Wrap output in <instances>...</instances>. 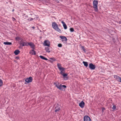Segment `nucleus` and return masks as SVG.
<instances>
[{"label":"nucleus","instance_id":"nucleus-1","mask_svg":"<svg viewBox=\"0 0 121 121\" xmlns=\"http://www.w3.org/2000/svg\"><path fill=\"white\" fill-rule=\"evenodd\" d=\"M52 26L53 28L56 31L59 32L60 33H61V31L59 28L58 25L56 23L54 22L52 23Z\"/></svg>","mask_w":121,"mask_h":121},{"label":"nucleus","instance_id":"nucleus-2","mask_svg":"<svg viewBox=\"0 0 121 121\" xmlns=\"http://www.w3.org/2000/svg\"><path fill=\"white\" fill-rule=\"evenodd\" d=\"M98 1L97 0H94L93 2V8L95 12H98V9L97 5Z\"/></svg>","mask_w":121,"mask_h":121},{"label":"nucleus","instance_id":"nucleus-3","mask_svg":"<svg viewBox=\"0 0 121 121\" xmlns=\"http://www.w3.org/2000/svg\"><path fill=\"white\" fill-rule=\"evenodd\" d=\"M54 84L56 87L60 90H63V88H62V87L65 88H66V86L65 85H62L61 84L59 85L57 84L56 83H54Z\"/></svg>","mask_w":121,"mask_h":121},{"label":"nucleus","instance_id":"nucleus-4","mask_svg":"<svg viewBox=\"0 0 121 121\" xmlns=\"http://www.w3.org/2000/svg\"><path fill=\"white\" fill-rule=\"evenodd\" d=\"M55 112H58L60 109V106L58 104H57L56 105V107L55 108Z\"/></svg>","mask_w":121,"mask_h":121},{"label":"nucleus","instance_id":"nucleus-5","mask_svg":"<svg viewBox=\"0 0 121 121\" xmlns=\"http://www.w3.org/2000/svg\"><path fill=\"white\" fill-rule=\"evenodd\" d=\"M32 80V78L31 77H30L29 78H27L25 79V81L27 83H29L31 82Z\"/></svg>","mask_w":121,"mask_h":121},{"label":"nucleus","instance_id":"nucleus-6","mask_svg":"<svg viewBox=\"0 0 121 121\" xmlns=\"http://www.w3.org/2000/svg\"><path fill=\"white\" fill-rule=\"evenodd\" d=\"M89 67L91 70H94L95 68V65L92 63H90L89 64Z\"/></svg>","mask_w":121,"mask_h":121},{"label":"nucleus","instance_id":"nucleus-7","mask_svg":"<svg viewBox=\"0 0 121 121\" xmlns=\"http://www.w3.org/2000/svg\"><path fill=\"white\" fill-rule=\"evenodd\" d=\"M84 121H91L90 118L87 116H85L84 117Z\"/></svg>","mask_w":121,"mask_h":121},{"label":"nucleus","instance_id":"nucleus-8","mask_svg":"<svg viewBox=\"0 0 121 121\" xmlns=\"http://www.w3.org/2000/svg\"><path fill=\"white\" fill-rule=\"evenodd\" d=\"M43 45L45 46H50V42L48 40H45L44 42Z\"/></svg>","mask_w":121,"mask_h":121},{"label":"nucleus","instance_id":"nucleus-9","mask_svg":"<svg viewBox=\"0 0 121 121\" xmlns=\"http://www.w3.org/2000/svg\"><path fill=\"white\" fill-rule=\"evenodd\" d=\"M29 45L32 49H35V45L32 42L28 43V46Z\"/></svg>","mask_w":121,"mask_h":121},{"label":"nucleus","instance_id":"nucleus-10","mask_svg":"<svg viewBox=\"0 0 121 121\" xmlns=\"http://www.w3.org/2000/svg\"><path fill=\"white\" fill-rule=\"evenodd\" d=\"M47 47H46L45 48V50L46 52H50L51 51V47L50 46H47Z\"/></svg>","mask_w":121,"mask_h":121},{"label":"nucleus","instance_id":"nucleus-11","mask_svg":"<svg viewBox=\"0 0 121 121\" xmlns=\"http://www.w3.org/2000/svg\"><path fill=\"white\" fill-rule=\"evenodd\" d=\"M114 78H116L119 82H121V78L117 75H114Z\"/></svg>","mask_w":121,"mask_h":121},{"label":"nucleus","instance_id":"nucleus-12","mask_svg":"<svg viewBox=\"0 0 121 121\" xmlns=\"http://www.w3.org/2000/svg\"><path fill=\"white\" fill-rule=\"evenodd\" d=\"M79 105L81 108H83L85 105L84 102L83 101H82L81 103L79 104Z\"/></svg>","mask_w":121,"mask_h":121},{"label":"nucleus","instance_id":"nucleus-13","mask_svg":"<svg viewBox=\"0 0 121 121\" xmlns=\"http://www.w3.org/2000/svg\"><path fill=\"white\" fill-rule=\"evenodd\" d=\"M57 65L58 67V69L60 70H64L65 69L62 67H61V65L60 64H57Z\"/></svg>","mask_w":121,"mask_h":121},{"label":"nucleus","instance_id":"nucleus-14","mask_svg":"<svg viewBox=\"0 0 121 121\" xmlns=\"http://www.w3.org/2000/svg\"><path fill=\"white\" fill-rule=\"evenodd\" d=\"M60 37L62 39V41H66L67 39V38H66V37L65 36H60Z\"/></svg>","mask_w":121,"mask_h":121},{"label":"nucleus","instance_id":"nucleus-15","mask_svg":"<svg viewBox=\"0 0 121 121\" xmlns=\"http://www.w3.org/2000/svg\"><path fill=\"white\" fill-rule=\"evenodd\" d=\"M30 52V53L32 55H35L36 54L35 51L34 50V49L31 50Z\"/></svg>","mask_w":121,"mask_h":121},{"label":"nucleus","instance_id":"nucleus-16","mask_svg":"<svg viewBox=\"0 0 121 121\" xmlns=\"http://www.w3.org/2000/svg\"><path fill=\"white\" fill-rule=\"evenodd\" d=\"M56 59L54 57L51 58H49V60H48L51 63L53 61H55Z\"/></svg>","mask_w":121,"mask_h":121},{"label":"nucleus","instance_id":"nucleus-17","mask_svg":"<svg viewBox=\"0 0 121 121\" xmlns=\"http://www.w3.org/2000/svg\"><path fill=\"white\" fill-rule=\"evenodd\" d=\"M20 52L19 50H16L14 51V53L15 54V55H17Z\"/></svg>","mask_w":121,"mask_h":121},{"label":"nucleus","instance_id":"nucleus-18","mask_svg":"<svg viewBox=\"0 0 121 121\" xmlns=\"http://www.w3.org/2000/svg\"><path fill=\"white\" fill-rule=\"evenodd\" d=\"M4 44L6 45H11L12 44L11 42H4Z\"/></svg>","mask_w":121,"mask_h":121},{"label":"nucleus","instance_id":"nucleus-19","mask_svg":"<svg viewBox=\"0 0 121 121\" xmlns=\"http://www.w3.org/2000/svg\"><path fill=\"white\" fill-rule=\"evenodd\" d=\"M83 63L84 64V66L87 67L88 66V62H86L83 61Z\"/></svg>","mask_w":121,"mask_h":121},{"label":"nucleus","instance_id":"nucleus-20","mask_svg":"<svg viewBox=\"0 0 121 121\" xmlns=\"http://www.w3.org/2000/svg\"><path fill=\"white\" fill-rule=\"evenodd\" d=\"M22 43H23V44L25 46H28V42H22Z\"/></svg>","mask_w":121,"mask_h":121},{"label":"nucleus","instance_id":"nucleus-21","mask_svg":"<svg viewBox=\"0 0 121 121\" xmlns=\"http://www.w3.org/2000/svg\"><path fill=\"white\" fill-rule=\"evenodd\" d=\"M21 38H20L19 37H17L15 38V39L16 40H17L18 41H19L20 40H21Z\"/></svg>","mask_w":121,"mask_h":121},{"label":"nucleus","instance_id":"nucleus-22","mask_svg":"<svg viewBox=\"0 0 121 121\" xmlns=\"http://www.w3.org/2000/svg\"><path fill=\"white\" fill-rule=\"evenodd\" d=\"M3 81L2 80L0 79V87L1 86L3 85Z\"/></svg>","mask_w":121,"mask_h":121},{"label":"nucleus","instance_id":"nucleus-23","mask_svg":"<svg viewBox=\"0 0 121 121\" xmlns=\"http://www.w3.org/2000/svg\"><path fill=\"white\" fill-rule=\"evenodd\" d=\"M63 26L64 28L65 29H67V26L65 24L63 25Z\"/></svg>","mask_w":121,"mask_h":121},{"label":"nucleus","instance_id":"nucleus-24","mask_svg":"<svg viewBox=\"0 0 121 121\" xmlns=\"http://www.w3.org/2000/svg\"><path fill=\"white\" fill-rule=\"evenodd\" d=\"M70 30L71 32H73L74 31V30L73 28H71L70 29Z\"/></svg>","mask_w":121,"mask_h":121},{"label":"nucleus","instance_id":"nucleus-25","mask_svg":"<svg viewBox=\"0 0 121 121\" xmlns=\"http://www.w3.org/2000/svg\"><path fill=\"white\" fill-rule=\"evenodd\" d=\"M61 72L60 73L62 75H63V74H64V70H61Z\"/></svg>","mask_w":121,"mask_h":121},{"label":"nucleus","instance_id":"nucleus-26","mask_svg":"<svg viewBox=\"0 0 121 121\" xmlns=\"http://www.w3.org/2000/svg\"><path fill=\"white\" fill-rule=\"evenodd\" d=\"M116 108V107L115 105H114L112 108V109L113 110H115Z\"/></svg>","mask_w":121,"mask_h":121},{"label":"nucleus","instance_id":"nucleus-27","mask_svg":"<svg viewBox=\"0 0 121 121\" xmlns=\"http://www.w3.org/2000/svg\"><path fill=\"white\" fill-rule=\"evenodd\" d=\"M81 48H82V49L83 50V51H84V52H85L86 50L85 49V48H84V46H82Z\"/></svg>","mask_w":121,"mask_h":121},{"label":"nucleus","instance_id":"nucleus-28","mask_svg":"<svg viewBox=\"0 0 121 121\" xmlns=\"http://www.w3.org/2000/svg\"><path fill=\"white\" fill-rule=\"evenodd\" d=\"M68 75V74H67V73H64V74H63V76L64 77H67Z\"/></svg>","mask_w":121,"mask_h":121},{"label":"nucleus","instance_id":"nucleus-29","mask_svg":"<svg viewBox=\"0 0 121 121\" xmlns=\"http://www.w3.org/2000/svg\"><path fill=\"white\" fill-rule=\"evenodd\" d=\"M39 57L41 59H43V60H44V58L45 57L44 56H39Z\"/></svg>","mask_w":121,"mask_h":121},{"label":"nucleus","instance_id":"nucleus-30","mask_svg":"<svg viewBox=\"0 0 121 121\" xmlns=\"http://www.w3.org/2000/svg\"><path fill=\"white\" fill-rule=\"evenodd\" d=\"M62 46V44L61 43H59L58 44V46L59 47H61Z\"/></svg>","mask_w":121,"mask_h":121},{"label":"nucleus","instance_id":"nucleus-31","mask_svg":"<svg viewBox=\"0 0 121 121\" xmlns=\"http://www.w3.org/2000/svg\"><path fill=\"white\" fill-rule=\"evenodd\" d=\"M19 44H20L23 47L24 46H25L24 45L23 43H22V42H20L19 43Z\"/></svg>","mask_w":121,"mask_h":121},{"label":"nucleus","instance_id":"nucleus-32","mask_svg":"<svg viewBox=\"0 0 121 121\" xmlns=\"http://www.w3.org/2000/svg\"><path fill=\"white\" fill-rule=\"evenodd\" d=\"M42 2L44 3H46L47 2V0H42Z\"/></svg>","mask_w":121,"mask_h":121},{"label":"nucleus","instance_id":"nucleus-33","mask_svg":"<svg viewBox=\"0 0 121 121\" xmlns=\"http://www.w3.org/2000/svg\"><path fill=\"white\" fill-rule=\"evenodd\" d=\"M105 110V108H104V107L102 108V112H104V110Z\"/></svg>","mask_w":121,"mask_h":121},{"label":"nucleus","instance_id":"nucleus-34","mask_svg":"<svg viewBox=\"0 0 121 121\" xmlns=\"http://www.w3.org/2000/svg\"><path fill=\"white\" fill-rule=\"evenodd\" d=\"M21 40V41L20 42H24V40L23 39H22V38Z\"/></svg>","mask_w":121,"mask_h":121},{"label":"nucleus","instance_id":"nucleus-35","mask_svg":"<svg viewBox=\"0 0 121 121\" xmlns=\"http://www.w3.org/2000/svg\"><path fill=\"white\" fill-rule=\"evenodd\" d=\"M15 58L16 59H19V56H16L15 57Z\"/></svg>","mask_w":121,"mask_h":121},{"label":"nucleus","instance_id":"nucleus-36","mask_svg":"<svg viewBox=\"0 0 121 121\" xmlns=\"http://www.w3.org/2000/svg\"><path fill=\"white\" fill-rule=\"evenodd\" d=\"M61 23L63 24V25L65 24V23L63 21H62L61 22Z\"/></svg>","mask_w":121,"mask_h":121},{"label":"nucleus","instance_id":"nucleus-37","mask_svg":"<svg viewBox=\"0 0 121 121\" xmlns=\"http://www.w3.org/2000/svg\"><path fill=\"white\" fill-rule=\"evenodd\" d=\"M44 60H48L45 57L44 58Z\"/></svg>","mask_w":121,"mask_h":121},{"label":"nucleus","instance_id":"nucleus-38","mask_svg":"<svg viewBox=\"0 0 121 121\" xmlns=\"http://www.w3.org/2000/svg\"><path fill=\"white\" fill-rule=\"evenodd\" d=\"M23 47L20 44V46L19 47V48H22Z\"/></svg>","mask_w":121,"mask_h":121},{"label":"nucleus","instance_id":"nucleus-39","mask_svg":"<svg viewBox=\"0 0 121 121\" xmlns=\"http://www.w3.org/2000/svg\"><path fill=\"white\" fill-rule=\"evenodd\" d=\"M33 19H34L33 18H30V21H32V20H33Z\"/></svg>","mask_w":121,"mask_h":121},{"label":"nucleus","instance_id":"nucleus-40","mask_svg":"<svg viewBox=\"0 0 121 121\" xmlns=\"http://www.w3.org/2000/svg\"><path fill=\"white\" fill-rule=\"evenodd\" d=\"M12 18H13V19H14V20H13V21H14V20H16V19H15L14 18V17H12Z\"/></svg>","mask_w":121,"mask_h":121},{"label":"nucleus","instance_id":"nucleus-41","mask_svg":"<svg viewBox=\"0 0 121 121\" xmlns=\"http://www.w3.org/2000/svg\"><path fill=\"white\" fill-rule=\"evenodd\" d=\"M32 28H33V29H34L35 28V27L34 26H33L32 27Z\"/></svg>","mask_w":121,"mask_h":121},{"label":"nucleus","instance_id":"nucleus-42","mask_svg":"<svg viewBox=\"0 0 121 121\" xmlns=\"http://www.w3.org/2000/svg\"><path fill=\"white\" fill-rule=\"evenodd\" d=\"M14 11V9H13V10H12V12H13Z\"/></svg>","mask_w":121,"mask_h":121},{"label":"nucleus","instance_id":"nucleus-43","mask_svg":"<svg viewBox=\"0 0 121 121\" xmlns=\"http://www.w3.org/2000/svg\"><path fill=\"white\" fill-rule=\"evenodd\" d=\"M120 23L121 24V21H120Z\"/></svg>","mask_w":121,"mask_h":121},{"label":"nucleus","instance_id":"nucleus-44","mask_svg":"<svg viewBox=\"0 0 121 121\" xmlns=\"http://www.w3.org/2000/svg\"><path fill=\"white\" fill-rule=\"evenodd\" d=\"M66 79H65V80H67V78H66Z\"/></svg>","mask_w":121,"mask_h":121}]
</instances>
